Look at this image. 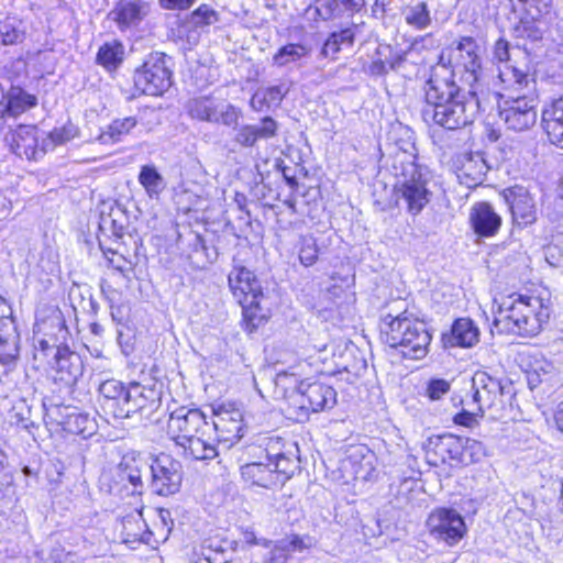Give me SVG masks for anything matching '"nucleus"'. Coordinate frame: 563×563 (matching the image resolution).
<instances>
[{"label": "nucleus", "instance_id": "obj_1", "mask_svg": "<svg viewBox=\"0 0 563 563\" xmlns=\"http://www.w3.org/2000/svg\"><path fill=\"white\" fill-rule=\"evenodd\" d=\"M479 95L482 90L465 92L452 78L434 73L424 87L422 119L448 131L461 130L475 121L483 107L485 98Z\"/></svg>", "mask_w": 563, "mask_h": 563}, {"label": "nucleus", "instance_id": "obj_2", "mask_svg": "<svg viewBox=\"0 0 563 563\" xmlns=\"http://www.w3.org/2000/svg\"><path fill=\"white\" fill-rule=\"evenodd\" d=\"M549 318L550 307L541 297L514 292L501 299L494 324L501 331L534 336Z\"/></svg>", "mask_w": 563, "mask_h": 563}, {"label": "nucleus", "instance_id": "obj_3", "mask_svg": "<svg viewBox=\"0 0 563 563\" xmlns=\"http://www.w3.org/2000/svg\"><path fill=\"white\" fill-rule=\"evenodd\" d=\"M98 391L102 397L103 409L120 419L130 418L137 412L150 416L159 406L158 393L139 383L125 386L111 378L102 382Z\"/></svg>", "mask_w": 563, "mask_h": 563}, {"label": "nucleus", "instance_id": "obj_4", "mask_svg": "<svg viewBox=\"0 0 563 563\" xmlns=\"http://www.w3.org/2000/svg\"><path fill=\"white\" fill-rule=\"evenodd\" d=\"M383 341L390 347L400 349V353L412 360H420L428 353L431 335L426 324L407 316L391 318L387 316L382 324Z\"/></svg>", "mask_w": 563, "mask_h": 563}, {"label": "nucleus", "instance_id": "obj_5", "mask_svg": "<svg viewBox=\"0 0 563 563\" xmlns=\"http://www.w3.org/2000/svg\"><path fill=\"white\" fill-rule=\"evenodd\" d=\"M438 71L453 80L460 76L472 89H477L475 85L482 80L481 47L477 42L465 36L455 46L443 51L432 74Z\"/></svg>", "mask_w": 563, "mask_h": 563}, {"label": "nucleus", "instance_id": "obj_6", "mask_svg": "<svg viewBox=\"0 0 563 563\" xmlns=\"http://www.w3.org/2000/svg\"><path fill=\"white\" fill-rule=\"evenodd\" d=\"M399 163L400 173L394 187L395 197L409 214L418 216L432 199L429 172L413 159H400Z\"/></svg>", "mask_w": 563, "mask_h": 563}, {"label": "nucleus", "instance_id": "obj_7", "mask_svg": "<svg viewBox=\"0 0 563 563\" xmlns=\"http://www.w3.org/2000/svg\"><path fill=\"white\" fill-rule=\"evenodd\" d=\"M230 289L242 307L249 331H253L264 319L261 301L264 298L260 280L250 269L235 266L228 276Z\"/></svg>", "mask_w": 563, "mask_h": 563}, {"label": "nucleus", "instance_id": "obj_8", "mask_svg": "<svg viewBox=\"0 0 563 563\" xmlns=\"http://www.w3.org/2000/svg\"><path fill=\"white\" fill-rule=\"evenodd\" d=\"M150 488L159 496H170L179 492L183 483V465L167 454H161L151 460Z\"/></svg>", "mask_w": 563, "mask_h": 563}, {"label": "nucleus", "instance_id": "obj_9", "mask_svg": "<svg viewBox=\"0 0 563 563\" xmlns=\"http://www.w3.org/2000/svg\"><path fill=\"white\" fill-rule=\"evenodd\" d=\"M500 196L508 206L511 214L512 224L523 229L537 222L539 216V207L536 194L529 188L515 185L505 188Z\"/></svg>", "mask_w": 563, "mask_h": 563}, {"label": "nucleus", "instance_id": "obj_10", "mask_svg": "<svg viewBox=\"0 0 563 563\" xmlns=\"http://www.w3.org/2000/svg\"><path fill=\"white\" fill-rule=\"evenodd\" d=\"M207 431H211V426L203 412L196 408H178L170 413L167 422V434L177 445L197 434L203 435Z\"/></svg>", "mask_w": 563, "mask_h": 563}, {"label": "nucleus", "instance_id": "obj_11", "mask_svg": "<svg viewBox=\"0 0 563 563\" xmlns=\"http://www.w3.org/2000/svg\"><path fill=\"white\" fill-rule=\"evenodd\" d=\"M427 528L432 538L448 545L456 544L466 532L463 517L449 508L433 510L427 519Z\"/></svg>", "mask_w": 563, "mask_h": 563}, {"label": "nucleus", "instance_id": "obj_12", "mask_svg": "<svg viewBox=\"0 0 563 563\" xmlns=\"http://www.w3.org/2000/svg\"><path fill=\"white\" fill-rule=\"evenodd\" d=\"M172 71L162 56L150 57L134 74V85L142 93L159 96L170 87Z\"/></svg>", "mask_w": 563, "mask_h": 563}, {"label": "nucleus", "instance_id": "obj_13", "mask_svg": "<svg viewBox=\"0 0 563 563\" xmlns=\"http://www.w3.org/2000/svg\"><path fill=\"white\" fill-rule=\"evenodd\" d=\"M188 114L197 120L221 123L227 126L238 124L240 111L229 103L218 102L211 97L194 98L187 102Z\"/></svg>", "mask_w": 563, "mask_h": 563}, {"label": "nucleus", "instance_id": "obj_14", "mask_svg": "<svg viewBox=\"0 0 563 563\" xmlns=\"http://www.w3.org/2000/svg\"><path fill=\"white\" fill-rule=\"evenodd\" d=\"M512 92V90H508ZM514 91V93H520ZM510 101H506L505 107L500 110L499 115L508 126L514 131H525L533 126L537 122V100L526 95H509Z\"/></svg>", "mask_w": 563, "mask_h": 563}, {"label": "nucleus", "instance_id": "obj_15", "mask_svg": "<svg viewBox=\"0 0 563 563\" xmlns=\"http://www.w3.org/2000/svg\"><path fill=\"white\" fill-rule=\"evenodd\" d=\"M214 419L211 431L217 432L218 441L228 448L242 438L243 415L235 404H221L213 408Z\"/></svg>", "mask_w": 563, "mask_h": 563}, {"label": "nucleus", "instance_id": "obj_16", "mask_svg": "<svg viewBox=\"0 0 563 563\" xmlns=\"http://www.w3.org/2000/svg\"><path fill=\"white\" fill-rule=\"evenodd\" d=\"M493 57L499 63H505L498 69V80L504 85L505 90L520 91L529 89L533 81L530 76L509 65V43L503 38H499L494 46Z\"/></svg>", "mask_w": 563, "mask_h": 563}, {"label": "nucleus", "instance_id": "obj_17", "mask_svg": "<svg viewBox=\"0 0 563 563\" xmlns=\"http://www.w3.org/2000/svg\"><path fill=\"white\" fill-rule=\"evenodd\" d=\"M40 132L35 125H19L7 136L12 152L20 157L38 159L47 152L46 140L38 143Z\"/></svg>", "mask_w": 563, "mask_h": 563}, {"label": "nucleus", "instance_id": "obj_18", "mask_svg": "<svg viewBox=\"0 0 563 563\" xmlns=\"http://www.w3.org/2000/svg\"><path fill=\"white\" fill-rule=\"evenodd\" d=\"M298 390L300 409L307 413L330 409L336 402L334 388L320 382L309 384L301 382Z\"/></svg>", "mask_w": 563, "mask_h": 563}, {"label": "nucleus", "instance_id": "obj_19", "mask_svg": "<svg viewBox=\"0 0 563 563\" xmlns=\"http://www.w3.org/2000/svg\"><path fill=\"white\" fill-rule=\"evenodd\" d=\"M503 397V387L500 382L486 372H476L472 378V396L470 401L478 408V411H485L492 408Z\"/></svg>", "mask_w": 563, "mask_h": 563}, {"label": "nucleus", "instance_id": "obj_20", "mask_svg": "<svg viewBox=\"0 0 563 563\" xmlns=\"http://www.w3.org/2000/svg\"><path fill=\"white\" fill-rule=\"evenodd\" d=\"M151 12L145 0H120L109 12L108 18L115 22L121 31L137 26Z\"/></svg>", "mask_w": 563, "mask_h": 563}, {"label": "nucleus", "instance_id": "obj_21", "mask_svg": "<svg viewBox=\"0 0 563 563\" xmlns=\"http://www.w3.org/2000/svg\"><path fill=\"white\" fill-rule=\"evenodd\" d=\"M54 374L55 382L65 386H70L82 375L84 364L81 357L71 352L68 347H57L54 353Z\"/></svg>", "mask_w": 563, "mask_h": 563}, {"label": "nucleus", "instance_id": "obj_22", "mask_svg": "<svg viewBox=\"0 0 563 563\" xmlns=\"http://www.w3.org/2000/svg\"><path fill=\"white\" fill-rule=\"evenodd\" d=\"M153 117H156V111L147 108L140 111L135 117L114 120L108 125L107 130L101 132L99 140L103 144L119 142L123 135L130 133L137 124H141L146 130H151L150 119Z\"/></svg>", "mask_w": 563, "mask_h": 563}, {"label": "nucleus", "instance_id": "obj_23", "mask_svg": "<svg viewBox=\"0 0 563 563\" xmlns=\"http://www.w3.org/2000/svg\"><path fill=\"white\" fill-rule=\"evenodd\" d=\"M62 410L63 409L59 407L52 408L47 416H60L62 420H55L62 426L64 431L81 435L82 438H89L95 434L97 430L95 418L90 417L88 413L80 412L77 409L69 410V408H64L66 411L65 413H63Z\"/></svg>", "mask_w": 563, "mask_h": 563}, {"label": "nucleus", "instance_id": "obj_24", "mask_svg": "<svg viewBox=\"0 0 563 563\" xmlns=\"http://www.w3.org/2000/svg\"><path fill=\"white\" fill-rule=\"evenodd\" d=\"M470 222L478 236L492 238L498 233L503 219L488 202H477L470 211Z\"/></svg>", "mask_w": 563, "mask_h": 563}, {"label": "nucleus", "instance_id": "obj_25", "mask_svg": "<svg viewBox=\"0 0 563 563\" xmlns=\"http://www.w3.org/2000/svg\"><path fill=\"white\" fill-rule=\"evenodd\" d=\"M479 341V330L468 318L455 320L451 330L442 334L444 347H472Z\"/></svg>", "mask_w": 563, "mask_h": 563}, {"label": "nucleus", "instance_id": "obj_26", "mask_svg": "<svg viewBox=\"0 0 563 563\" xmlns=\"http://www.w3.org/2000/svg\"><path fill=\"white\" fill-rule=\"evenodd\" d=\"M426 449L429 457L431 454L434 456L431 463H448L460 459L462 443L460 438L452 434L437 435L428 439Z\"/></svg>", "mask_w": 563, "mask_h": 563}, {"label": "nucleus", "instance_id": "obj_27", "mask_svg": "<svg viewBox=\"0 0 563 563\" xmlns=\"http://www.w3.org/2000/svg\"><path fill=\"white\" fill-rule=\"evenodd\" d=\"M5 99V103L0 102V130L4 128L8 119L16 118L36 106V98L19 87L11 88Z\"/></svg>", "mask_w": 563, "mask_h": 563}, {"label": "nucleus", "instance_id": "obj_28", "mask_svg": "<svg viewBox=\"0 0 563 563\" xmlns=\"http://www.w3.org/2000/svg\"><path fill=\"white\" fill-rule=\"evenodd\" d=\"M150 462L141 454L124 455L118 466V477L122 483L129 482L133 486L132 493L143 487L142 476L150 471Z\"/></svg>", "mask_w": 563, "mask_h": 563}, {"label": "nucleus", "instance_id": "obj_29", "mask_svg": "<svg viewBox=\"0 0 563 563\" xmlns=\"http://www.w3.org/2000/svg\"><path fill=\"white\" fill-rule=\"evenodd\" d=\"M541 123L550 142L563 148V96L543 109Z\"/></svg>", "mask_w": 563, "mask_h": 563}, {"label": "nucleus", "instance_id": "obj_30", "mask_svg": "<svg viewBox=\"0 0 563 563\" xmlns=\"http://www.w3.org/2000/svg\"><path fill=\"white\" fill-rule=\"evenodd\" d=\"M460 179H465L468 187L475 186L483 180L488 166L482 153H464L456 161Z\"/></svg>", "mask_w": 563, "mask_h": 563}, {"label": "nucleus", "instance_id": "obj_31", "mask_svg": "<svg viewBox=\"0 0 563 563\" xmlns=\"http://www.w3.org/2000/svg\"><path fill=\"white\" fill-rule=\"evenodd\" d=\"M241 476L245 483L264 488L278 486V475L273 473L272 463L252 462L241 466Z\"/></svg>", "mask_w": 563, "mask_h": 563}, {"label": "nucleus", "instance_id": "obj_32", "mask_svg": "<svg viewBox=\"0 0 563 563\" xmlns=\"http://www.w3.org/2000/svg\"><path fill=\"white\" fill-rule=\"evenodd\" d=\"M311 45L300 43H287L280 46L272 57L273 65L287 67L291 64H301L311 56Z\"/></svg>", "mask_w": 563, "mask_h": 563}, {"label": "nucleus", "instance_id": "obj_33", "mask_svg": "<svg viewBox=\"0 0 563 563\" xmlns=\"http://www.w3.org/2000/svg\"><path fill=\"white\" fill-rule=\"evenodd\" d=\"M211 432L207 431L203 435L197 434L179 446L184 449L186 455L195 460H212L218 455V452Z\"/></svg>", "mask_w": 563, "mask_h": 563}, {"label": "nucleus", "instance_id": "obj_34", "mask_svg": "<svg viewBox=\"0 0 563 563\" xmlns=\"http://www.w3.org/2000/svg\"><path fill=\"white\" fill-rule=\"evenodd\" d=\"M285 84L261 88L255 91L251 99V107L255 111H264L278 107L288 92Z\"/></svg>", "mask_w": 563, "mask_h": 563}, {"label": "nucleus", "instance_id": "obj_35", "mask_svg": "<svg viewBox=\"0 0 563 563\" xmlns=\"http://www.w3.org/2000/svg\"><path fill=\"white\" fill-rule=\"evenodd\" d=\"M137 180L151 199H158L167 186L165 178L153 164L141 167Z\"/></svg>", "mask_w": 563, "mask_h": 563}, {"label": "nucleus", "instance_id": "obj_36", "mask_svg": "<svg viewBox=\"0 0 563 563\" xmlns=\"http://www.w3.org/2000/svg\"><path fill=\"white\" fill-rule=\"evenodd\" d=\"M514 11L521 12L527 20L541 22L552 14V0H510Z\"/></svg>", "mask_w": 563, "mask_h": 563}, {"label": "nucleus", "instance_id": "obj_37", "mask_svg": "<svg viewBox=\"0 0 563 563\" xmlns=\"http://www.w3.org/2000/svg\"><path fill=\"white\" fill-rule=\"evenodd\" d=\"M99 228L104 233H111L115 238H122L126 229V216L119 206H111L109 212L100 214Z\"/></svg>", "mask_w": 563, "mask_h": 563}, {"label": "nucleus", "instance_id": "obj_38", "mask_svg": "<svg viewBox=\"0 0 563 563\" xmlns=\"http://www.w3.org/2000/svg\"><path fill=\"white\" fill-rule=\"evenodd\" d=\"M288 446L287 453L271 462L274 466L273 473L278 475V485L284 484L299 468V461L296 457L298 449L294 443H289Z\"/></svg>", "mask_w": 563, "mask_h": 563}, {"label": "nucleus", "instance_id": "obj_39", "mask_svg": "<svg viewBox=\"0 0 563 563\" xmlns=\"http://www.w3.org/2000/svg\"><path fill=\"white\" fill-rule=\"evenodd\" d=\"M124 59V46L119 41L107 42L100 46L97 62L109 71L115 70Z\"/></svg>", "mask_w": 563, "mask_h": 563}, {"label": "nucleus", "instance_id": "obj_40", "mask_svg": "<svg viewBox=\"0 0 563 563\" xmlns=\"http://www.w3.org/2000/svg\"><path fill=\"white\" fill-rule=\"evenodd\" d=\"M25 31L22 21L14 16H8L0 21V37L2 44L14 45L23 41Z\"/></svg>", "mask_w": 563, "mask_h": 563}, {"label": "nucleus", "instance_id": "obj_41", "mask_svg": "<svg viewBox=\"0 0 563 563\" xmlns=\"http://www.w3.org/2000/svg\"><path fill=\"white\" fill-rule=\"evenodd\" d=\"M218 13L208 4L198 7L186 20V25L195 29H203L218 22Z\"/></svg>", "mask_w": 563, "mask_h": 563}, {"label": "nucleus", "instance_id": "obj_42", "mask_svg": "<svg viewBox=\"0 0 563 563\" xmlns=\"http://www.w3.org/2000/svg\"><path fill=\"white\" fill-rule=\"evenodd\" d=\"M79 134V129L71 122H67L60 128H55L46 140L47 151L54 148L56 145H62L68 141L74 140Z\"/></svg>", "mask_w": 563, "mask_h": 563}, {"label": "nucleus", "instance_id": "obj_43", "mask_svg": "<svg viewBox=\"0 0 563 563\" xmlns=\"http://www.w3.org/2000/svg\"><path fill=\"white\" fill-rule=\"evenodd\" d=\"M18 335L15 332L0 336V366L11 364L18 356Z\"/></svg>", "mask_w": 563, "mask_h": 563}, {"label": "nucleus", "instance_id": "obj_44", "mask_svg": "<svg viewBox=\"0 0 563 563\" xmlns=\"http://www.w3.org/2000/svg\"><path fill=\"white\" fill-rule=\"evenodd\" d=\"M406 22L417 29L427 27L430 22V14L426 2H419L410 7L405 14Z\"/></svg>", "mask_w": 563, "mask_h": 563}, {"label": "nucleus", "instance_id": "obj_45", "mask_svg": "<svg viewBox=\"0 0 563 563\" xmlns=\"http://www.w3.org/2000/svg\"><path fill=\"white\" fill-rule=\"evenodd\" d=\"M462 411L456 413L453 418L454 423L464 426L467 428H474L477 426V418L482 417L484 411H478V408L475 407L468 398L462 400Z\"/></svg>", "mask_w": 563, "mask_h": 563}, {"label": "nucleus", "instance_id": "obj_46", "mask_svg": "<svg viewBox=\"0 0 563 563\" xmlns=\"http://www.w3.org/2000/svg\"><path fill=\"white\" fill-rule=\"evenodd\" d=\"M345 12H349V11H347V9H344L342 7L340 0H317L316 1V13L320 19H322L324 21L340 16Z\"/></svg>", "mask_w": 563, "mask_h": 563}, {"label": "nucleus", "instance_id": "obj_47", "mask_svg": "<svg viewBox=\"0 0 563 563\" xmlns=\"http://www.w3.org/2000/svg\"><path fill=\"white\" fill-rule=\"evenodd\" d=\"M255 142L272 139L276 135L278 123L271 117H265L258 124H250Z\"/></svg>", "mask_w": 563, "mask_h": 563}, {"label": "nucleus", "instance_id": "obj_48", "mask_svg": "<svg viewBox=\"0 0 563 563\" xmlns=\"http://www.w3.org/2000/svg\"><path fill=\"white\" fill-rule=\"evenodd\" d=\"M318 246L312 236H305L301 239V246L299 250L300 263L305 266L313 265L318 260Z\"/></svg>", "mask_w": 563, "mask_h": 563}, {"label": "nucleus", "instance_id": "obj_49", "mask_svg": "<svg viewBox=\"0 0 563 563\" xmlns=\"http://www.w3.org/2000/svg\"><path fill=\"white\" fill-rule=\"evenodd\" d=\"M16 332L14 320L11 317V310L7 307V303L3 298L0 297V336Z\"/></svg>", "mask_w": 563, "mask_h": 563}, {"label": "nucleus", "instance_id": "obj_50", "mask_svg": "<svg viewBox=\"0 0 563 563\" xmlns=\"http://www.w3.org/2000/svg\"><path fill=\"white\" fill-rule=\"evenodd\" d=\"M286 444L282 438H269L265 446L266 460L271 463L287 453Z\"/></svg>", "mask_w": 563, "mask_h": 563}, {"label": "nucleus", "instance_id": "obj_51", "mask_svg": "<svg viewBox=\"0 0 563 563\" xmlns=\"http://www.w3.org/2000/svg\"><path fill=\"white\" fill-rule=\"evenodd\" d=\"M450 390V383L445 379H431L427 387V395L432 400L440 399Z\"/></svg>", "mask_w": 563, "mask_h": 563}, {"label": "nucleus", "instance_id": "obj_52", "mask_svg": "<svg viewBox=\"0 0 563 563\" xmlns=\"http://www.w3.org/2000/svg\"><path fill=\"white\" fill-rule=\"evenodd\" d=\"M279 543L285 548L288 556L290 552L302 551L311 547L310 538L305 539L299 536H294L290 540H280Z\"/></svg>", "mask_w": 563, "mask_h": 563}, {"label": "nucleus", "instance_id": "obj_53", "mask_svg": "<svg viewBox=\"0 0 563 563\" xmlns=\"http://www.w3.org/2000/svg\"><path fill=\"white\" fill-rule=\"evenodd\" d=\"M202 555L208 563H228L229 561L224 551L221 548L213 547L211 541L203 547Z\"/></svg>", "mask_w": 563, "mask_h": 563}, {"label": "nucleus", "instance_id": "obj_54", "mask_svg": "<svg viewBox=\"0 0 563 563\" xmlns=\"http://www.w3.org/2000/svg\"><path fill=\"white\" fill-rule=\"evenodd\" d=\"M253 133L254 132L252 131L251 125H242L240 129H238L234 136V141L235 143L244 147L254 146L256 142L254 140Z\"/></svg>", "mask_w": 563, "mask_h": 563}, {"label": "nucleus", "instance_id": "obj_55", "mask_svg": "<svg viewBox=\"0 0 563 563\" xmlns=\"http://www.w3.org/2000/svg\"><path fill=\"white\" fill-rule=\"evenodd\" d=\"M462 449L470 452L471 457L474 461H478L485 455V448L483 443L474 439H466L464 445L462 444Z\"/></svg>", "mask_w": 563, "mask_h": 563}, {"label": "nucleus", "instance_id": "obj_56", "mask_svg": "<svg viewBox=\"0 0 563 563\" xmlns=\"http://www.w3.org/2000/svg\"><path fill=\"white\" fill-rule=\"evenodd\" d=\"M332 35L335 37L341 48L351 47L354 43L355 32L354 29L347 27L340 32H333Z\"/></svg>", "mask_w": 563, "mask_h": 563}, {"label": "nucleus", "instance_id": "obj_57", "mask_svg": "<svg viewBox=\"0 0 563 563\" xmlns=\"http://www.w3.org/2000/svg\"><path fill=\"white\" fill-rule=\"evenodd\" d=\"M43 563H86L84 559L74 554V553H65L62 551H57L56 556L49 561V559H44Z\"/></svg>", "mask_w": 563, "mask_h": 563}, {"label": "nucleus", "instance_id": "obj_58", "mask_svg": "<svg viewBox=\"0 0 563 563\" xmlns=\"http://www.w3.org/2000/svg\"><path fill=\"white\" fill-rule=\"evenodd\" d=\"M196 0H158L159 5L165 10H186L189 9Z\"/></svg>", "mask_w": 563, "mask_h": 563}, {"label": "nucleus", "instance_id": "obj_59", "mask_svg": "<svg viewBox=\"0 0 563 563\" xmlns=\"http://www.w3.org/2000/svg\"><path fill=\"white\" fill-rule=\"evenodd\" d=\"M13 476L10 471L0 474V500L13 493Z\"/></svg>", "mask_w": 563, "mask_h": 563}, {"label": "nucleus", "instance_id": "obj_60", "mask_svg": "<svg viewBox=\"0 0 563 563\" xmlns=\"http://www.w3.org/2000/svg\"><path fill=\"white\" fill-rule=\"evenodd\" d=\"M276 385L282 386L283 388H289L291 385L296 387L298 383V378L295 374H289L287 372H280L276 375Z\"/></svg>", "mask_w": 563, "mask_h": 563}, {"label": "nucleus", "instance_id": "obj_61", "mask_svg": "<svg viewBox=\"0 0 563 563\" xmlns=\"http://www.w3.org/2000/svg\"><path fill=\"white\" fill-rule=\"evenodd\" d=\"M406 56H407V52H404V51L391 52L390 51L389 56L386 57L389 69L399 68L400 65L405 62Z\"/></svg>", "mask_w": 563, "mask_h": 563}, {"label": "nucleus", "instance_id": "obj_62", "mask_svg": "<svg viewBox=\"0 0 563 563\" xmlns=\"http://www.w3.org/2000/svg\"><path fill=\"white\" fill-rule=\"evenodd\" d=\"M340 49L341 46L338 44L335 37L331 34L324 42L321 53L323 56L329 57L334 56Z\"/></svg>", "mask_w": 563, "mask_h": 563}, {"label": "nucleus", "instance_id": "obj_63", "mask_svg": "<svg viewBox=\"0 0 563 563\" xmlns=\"http://www.w3.org/2000/svg\"><path fill=\"white\" fill-rule=\"evenodd\" d=\"M554 372V366L552 363L544 361L541 364H536L533 367V373L539 377L540 382L547 379L545 376L552 374Z\"/></svg>", "mask_w": 563, "mask_h": 563}, {"label": "nucleus", "instance_id": "obj_64", "mask_svg": "<svg viewBox=\"0 0 563 563\" xmlns=\"http://www.w3.org/2000/svg\"><path fill=\"white\" fill-rule=\"evenodd\" d=\"M16 426L21 429L26 430L30 434H33V429L36 428L35 423L30 419L29 416H24L22 412L15 413Z\"/></svg>", "mask_w": 563, "mask_h": 563}]
</instances>
